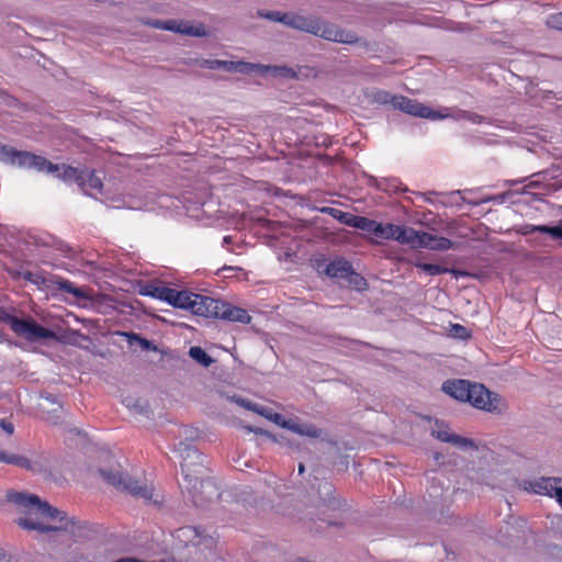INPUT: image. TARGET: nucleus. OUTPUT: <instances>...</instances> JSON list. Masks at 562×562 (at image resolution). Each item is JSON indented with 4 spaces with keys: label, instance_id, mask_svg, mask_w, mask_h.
<instances>
[{
    "label": "nucleus",
    "instance_id": "obj_54",
    "mask_svg": "<svg viewBox=\"0 0 562 562\" xmlns=\"http://www.w3.org/2000/svg\"><path fill=\"white\" fill-rule=\"evenodd\" d=\"M165 23H166V21L155 20V21L148 22V25H150L155 29L165 30V26H164Z\"/></svg>",
    "mask_w": 562,
    "mask_h": 562
},
{
    "label": "nucleus",
    "instance_id": "obj_52",
    "mask_svg": "<svg viewBox=\"0 0 562 562\" xmlns=\"http://www.w3.org/2000/svg\"><path fill=\"white\" fill-rule=\"evenodd\" d=\"M284 15H288V13H282L280 11H271L266 14V18H268L271 21H277V22L282 23V20H284L283 19Z\"/></svg>",
    "mask_w": 562,
    "mask_h": 562
},
{
    "label": "nucleus",
    "instance_id": "obj_2",
    "mask_svg": "<svg viewBox=\"0 0 562 562\" xmlns=\"http://www.w3.org/2000/svg\"><path fill=\"white\" fill-rule=\"evenodd\" d=\"M283 19L282 23L284 25L313 34L326 41L342 44H357L360 42V38L353 32L340 29L336 24L317 16L288 13Z\"/></svg>",
    "mask_w": 562,
    "mask_h": 562
},
{
    "label": "nucleus",
    "instance_id": "obj_8",
    "mask_svg": "<svg viewBox=\"0 0 562 562\" xmlns=\"http://www.w3.org/2000/svg\"><path fill=\"white\" fill-rule=\"evenodd\" d=\"M391 104L393 105L394 109L401 110L402 112L413 116L426 117L431 120L442 117V115H440L438 112L432 111L423 103L404 95L392 97Z\"/></svg>",
    "mask_w": 562,
    "mask_h": 562
},
{
    "label": "nucleus",
    "instance_id": "obj_6",
    "mask_svg": "<svg viewBox=\"0 0 562 562\" xmlns=\"http://www.w3.org/2000/svg\"><path fill=\"white\" fill-rule=\"evenodd\" d=\"M99 474L109 484L119 490L128 492L131 495L150 501L153 497V490L147 485H142L137 480H134L128 474L112 470H99Z\"/></svg>",
    "mask_w": 562,
    "mask_h": 562
},
{
    "label": "nucleus",
    "instance_id": "obj_37",
    "mask_svg": "<svg viewBox=\"0 0 562 562\" xmlns=\"http://www.w3.org/2000/svg\"><path fill=\"white\" fill-rule=\"evenodd\" d=\"M526 94L529 95L530 99H538L540 94L542 99H549L553 92L549 90H537L533 82H529L526 87Z\"/></svg>",
    "mask_w": 562,
    "mask_h": 562
},
{
    "label": "nucleus",
    "instance_id": "obj_62",
    "mask_svg": "<svg viewBox=\"0 0 562 562\" xmlns=\"http://www.w3.org/2000/svg\"><path fill=\"white\" fill-rule=\"evenodd\" d=\"M559 498H561L560 499V505L562 506V491H560V493H559Z\"/></svg>",
    "mask_w": 562,
    "mask_h": 562
},
{
    "label": "nucleus",
    "instance_id": "obj_14",
    "mask_svg": "<svg viewBox=\"0 0 562 562\" xmlns=\"http://www.w3.org/2000/svg\"><path fill=\"white\" fill-rule=\"evenodd\" d=\"M471 383L468 380H448L442 384V391L460 402H467Z\"/></svg>",
    "mask_w": 562,
    "mask_h": 562
},
{
    "label": "nucleus",
    "instance_id": "obj_29",
    "mask_svg": "<svg viewBox=\"0 0 562 562\" xmlns=\"http://www.w3.org/2000/svg\"><path fill=\"white\" fill-rule=\"evenodd\" d=\"M54 284L57 285L58 290L70 293L77 299H85L87 295L83 293V291L79 288H76L70 281L65 280L63 278H55L54 280H50Z\"/></svg>",
    "mask_w": 562,
    "mask_h": 562
},
{
    "label": "nucleus",
    "instance_id": "obj_9",
    "mask_svg": "<svg viewBox=\"0 0 562 562\" xmlns=\"http://www.w3.org/2000/svg\"><path fill=\"white\" fill-rule=\"evenodd\" d=\"M193 484H188V488L192 493V501L195 506L206 507L207 505L216 502L221 493L211 480H203L202 476L199 477V482L196 483V487H193Z\"/></svg>",
    "mask_w": 562,
    "mask_h": 562
},
{
    "label": "nucleus",
    "instance_id": "obj_50",
    "mask_svg": "<svg viewBox=\"0 0 562 562\" xmlns=\"http://www.w3.org/2000/svg\"><path fill=\"white\" fill-rule=\"evenodd\" d=\"M371 234L378 238H384V225L375 221Z\"/></svg>",
    "mask_w": 562,
    "mask_h": 562
},
{
    "label": "nucleus",
    "instance_id": "obj_57",
    "mask_svg": "<svg viewBox=\"0 0 562 562\" xmlns=\"http://www.w3.org/2000/svg\"><path fill=\"white\" fill-rule=\"evenodd\" d=\"M7 147H8L7 145H2V144H0V160H1V161L3 160V157H4V155L7 154V151H5V150H7Z\"/></svg>",
    "mask_w": 562,
    "mask_h": 562
},
{
    "label": "nucleus",
    "instance_id": "obj_51",
    "mask_svg": "<svg viewBox=\"0 0 562 562\" xmlns=\"http://www.w3.org/2000/svg\"><path fill=\"white\" fill-rule=\"evenodd\" d=\"M246 429L248 431L255 432L257 435H263V436L270 438L271 440L276 441V437L272 434H270L269 431H267V430H263L261 428H256V427H252V426H247Z\"/></svg>",
    "mask_w": 562,
    "mask_h": 562
},
{
    "label": "nucleus",
    "instance_id": "obj_34",
    "mask_svg": "<svg viewBox=\"0 0 562 562\" xmlns=\"http://www.w3.org/2000/svg\"><path fill=\"white\" fill-rule=\"evenodd\" d=\"M374 223H375V221H373V220H370L364 216L356 215L355 218L352 220L351 227H355V228H358V229H361L363 232L371 234Z\"/></svg>",
    "mask_w": 562,
    "mask_h": 562
},
{
    "label": "nucleus",
    "instance_id": "obj_55",
    "mask_svg": "<svg viewBox=\"0 0 562 562\" xmlns=\"http://www.w3.org/2000/svg\"><path fill=\"white\" fill-rule=\"evenodd\" d=\"M114 562H144L137 558H133V557H126V558H121Z\"/></svg>",
    "mask_w": 562,
    "mask_h": 562
},
{
    "label": "nucleus",
    "instance_id": "obj_43",
    "mask_svg": "<svg viewBox=\"0 0 562 562\" xmlns=\"http://www.w3.org/2000/svg\"><path fill=\"white\" fill-rule=\"evenodd\" d=\"M451 335L453 337H458V338H461V339H465V338H468L470 336L469 330L464 326L459 325V324L452 325V327H451Z\"/></svg>",
    "mask_w": 562,
    "mask_h": 562
},
{
    "label": "nucleus",
    "instance_id": "obj_58",
    "mask_svg": "<svg viewBox=\"0 0 562 562\" xmlns=\"http://www.w3.org/2000/svg\"><path fill=\"white\" fill-rule=\"evenodd\" d=\"M297 470H299V473H300V474H303V473H304V471H305V467H304V464H303V463H300V464H299V469H297Z\"/></svg>",
    "mask_w": 562,
    "mask_h": 562
},
{
    "label": "nucleus",
    "instance_id": "obj_60",
    "mask_svg": "<svg viewBox=\"0 0 562 562\" xmlns=\"http://www.w3.org/2000/svg\"><path fill=\"white\" fill-rule=\"evenodd\" d=\"M434 458H435V460L439 461V459L441 458V454L439 452H436L434 454Z\"/></svg>",
    "mask_w": 562,
    "mask_h": 562
},
{
    "label": "nucleus",
    "instance_id": "obj_47",
    "mask_svg": "<svg viewBox=\"0 0 562 562\" xmlns=\"http://www.w3.org/2000/svg\"><path fill=\"white\" fill-rule=\"evenodd\" d=\"M393 95H391L389 92L386 91H381V92H378L376 95H375V101L381 103V104H386V103H391V99H392Z\"/></svg>",
    "mask_w": 562,
    "mask_h": 562
},
{
    "label": "nucleus",
    "instance_id": "obj_40",
    "mask_svg": "<svg viewBox=\"0 0 562 562\" xmlns=\"http://www.w3.org/2000/svg\"><path fill=\"white\" fill-rule=\"evenodd\" d=\"M402 225L385 224L384 225V239H394L397 241L396 235L401 232Z\"/></svg>",
    "mask_w": 562,
    "mask_h": 562
},
{
    "label": "nucleus",
    "instance_id": "obj_48",
    "mask_svg": "<svg viewBox=\"0 0 562 562\" xmlns=\"http://www.w3.org/2000/svg\"><path fill=\"white\" fill-rule=\"evenodd\" d=\"M45 403L56 405L58 408H61V404L58 402L57 397L50 393H44L41 396Z\"/></svg>",
    "mask_w": 562,
    "mask_h": 562
},
{
    "label": "nucleus",
    "instance_id": "obj_61",
    "mask_svg": "<svg viewBox=\"0 0 562 562\" xmlns=\"http://www.w3.org/2000/svg\"><path fill=\"white\" fill-rule=\"evenodd\" d=\"M5 557V552L2 548H0V559Z\"/></svg>",
    "mask_w": 562,
    "mask_h": 562
},
{
    "label": "nucleus",
    "instance_id": "obj_56",
    "mask_svg": "<svg viewBox=\"0 0 562 562\" xmlns=\"http://www.w3.org/2000/svg\"><path fill=\"white\" fill-rule=\"evenodd\" d=\"M321 211L323 213L329 214V215H331L334 217L336 209H334V207H323Z\"/></svg>",
    "mask_w": 562,
    "mask_h": 562
},
{
    "label": "nucleus",
    "instance_id": "obj_30",
    "mask_svg": "<svg viewBox=\"0 0 562 562\" xmlns=\"http://www.w3.org/2000/svg\"><path fill=\"white\" fill-rule=\"evenodd\" d=\"M189 356L199 364H201L204 368H209L212 363L215 362V360L206 353V351L199 347L193 346L189 349Z\"/></svg>",
    "mask_w": 562,
    "mask_h": 562
},
{
    "label": "nucleus",
    "instance_id": "obj_10",
    "mask_svg": "<svg viewBox=\"0 0 562 562\" xmlns=\"http://www.w3.org/2000/svg\"><path fill=\"white\" fill-rule=\"evenodd\" d=\"M430 435L442 442L450 443L461 449L474 447V442L471 439L450 432L449 427L438 419L435 420V428H431Z\"/></svg>",
    "mask_w": 562,
    "mask_h": 562
},
{
    "label": "nucleus",
    "instance_id": "obj_4",
    "mask_svg": "<svg viewBox=\"0 0 562 562\" xmlns=\"http://www.w3.org/2000/svg\"><path fill=\"white\" fill-rule=\"evenodd\" d=\"M175 451L181 458L180 465L186 482L188 484L194 482L193 487L195 488L199 477L203 476L205 471V457L191 442L186 441H180Z\"/></svg>",
    "mask_w": 562,
    "mask_h": 562
},
{
    "label": "nucleus",
    "instance_id": "obj_15",
    "mask_svg": "<svg viewBox=\"0 0 562 562\" xmlns=\"http://www.w3.org/2000/svg\"><path fill=\"white\" fill-rule=\"evenodd\" d=\"M198 293H193L190 291H177L171 289V295L168 300V303L175 307L190 311L191 313L194 310V304Z\"/></svg>",
    "mask_w": 562,
    "mask_h": 562
},
{
    "label": "nucleus",
    "instance_id": "obj_12",
    "mask_svg": "<svg viewBox=\"0 0 562 562\" xmlns=\"http://www.w3.org/2000/svg\"><path fill=\"white\" fill-rule=\"evenodd\" d=\"M562 479L560 477H540L531 483L535 493L554 496L560 504L559 493L562 491Z\"/></svg>",
    "mask_w": 562,
    "mask_h": 562
},
{
    "label": "nucleus",
    "instance_id": "obj_28",
    "mask_svg": "<svg viewBox=\"0 0 562 562\" xmlns=\"http://www.w3.org/2000/svg\"><path fill=\"white\" fill-rule=\"evenodd\" d=\"M267 68L276 77L301 79V77L303 76L302 67H300L297 70H295L291 67H288V66H269Z\"/></svg>",
    "mask_w": 562,
    "mask_h": 562
},
{
    "label": "nucleus",
    "instance_id": "obj_7",
    "mask_svg": "<svg viewBox=\"0 0 562 562\" xmlns=\"http://www.w3.org/2000/svg\"><path fill=\"white\" fill-rule=\"evenodd\" d=\"M7 154L3 157V162L11 164L21 168L35 169L37 171H54L56 167L53 162L43 156H38L25 150H18L13 147H7Z\"/></svg>",
    "mask_w": 562,
    "mask_h": 562
},
{
    "label": "nucleus",
    "instance_id": "obj_41",
    "mask_svg": "<svg viewBox=\"0 0 562 562\" xmlns=\"http://www.w3.org/2000/svg\"><path fill=\"white\" fill-rule=\"evenodd\" d=\"M103 188L102 180L95 175L94 170L89 169L88 175V189H95L101 191Z\"/></svg>",
    "mask_w": 562,
    "mask_h": 562
},
{
    "label": "nucleus",
    "instance_id": "obj_49",
    "mask_svg": "<svg viewBox=\"0 0 562 562\" xmlns=\"http://www.w3.org/2000/svg\"><path fill=\"white\" fill-rule=\"evenodd\" d=\"M183 440L186 442H190L191 440H194L198 437V430L193 428H184L183 429Z\"/></svg>",
    "mask_w": 562,
    "mask_h": 562
},
{
    "label": "nucleus",
    "instance_id": "obj_27",
    "mask_svg": "<svg viewBox=\"0 0 562 562\" xmlns=\"http://www.w3.org/2000/svg\"><path fill=\"white\" fill-rule=\"evenodd\" d=\"M173 537L183 546H188L193 543L200 537V532L195 527L184 526L177 529L173 533Z\"/></svg>",
    "mask_w": 562,
    "mask_h": 562
},
{
    "label": "nucleus",
    "instance_id": "obj_26",
    "mask_svg": "<svg viewBox=\"0 0 562 562\" xmlns=\"http://www.w3.org/2000/svg\"><path fill=\"white\" fill-rule=\"evenodd\" d=\"M53 166L56 167V170L47 172L55 175L58 179L65 182H74L77 178L78 171L80 170V168H76L66 164H53Z\"/></svg>",
    "mask_w": 562,
    "mask_h": 562
},
{
    "label": "nucleus",
    "instance_id": "obj_3",
    "mask_svg": "<svg viewBox=\"0 0 562 562\" xmlns=\"http://www.w3.org/2000/svg\"><path fill=\"white\" fill-rule=\"evenodd\" d=\"M0 321L8 324L12 331L29 341H40L44 339H56V334L40 325L34 318H18L14 315L0 311Z\"/></svg>",
    "mask_w": 562,
    "mask_h": 562
},
{
    "label": "nucleus",
    "instance_id": "obj_20",
    "mask_svg": "<svg viewBox=\"0 0 562 562\" xmlns=\"http://www.w3.org/2000/svg\"><path fill=\"white\" fill-rule=\"evenodd\" d=\"M351 269L347 260L339 258L327 265L325 273L330 278L346 280Z\"/></svg>",
    "mask_w": 562,
    "mask_h": 562
},
{
    "label": "nucleus",
    "instance_id": "obj_53",
    "mask_svg": "<svg viewBox=\"0 0 562 562\" xmlns=\"http://www.w3.org/2000/svg\"><path fill=\"white\" fill-rule=\"evenodd\" d=\"M0 427L9 435L13 434L14 426L11 422H8L7 419L0 420Z\"/></svg>",
    "mask_w": 562,
    "mask_h": 562
},
{
    "label": "nucleus",
    "instance_id": "obj_13",
    "mask_svg": "<svg viewBox=\"0 0 562 562\" xmlns=\"http://www.w3.org/2000/svg\"><path fill=\"white\" fill-rule=\"evenodd\" d=\"M164 26L167 31H172L188 36L203 37L207 34L205 26L201 23L198 25H190L184 21L167 20Z\"/></svg>",
    "mask_w": 562,
    "mask_h": 562
},
{
    "label": "nucleus",
    "instance_id": "obj_36",
    "mask_svg": "<svg viewBox=\"0 0 562 562\" xmlns=\"http://www.w3.org/2000/svg\"><path fill=\"white\" fill-rule=\"evenodd\" d=\"M417 268L422 269L424 272H426L429 276H438L447 271L446 268L435 265V263H425L420 262L416 265Z\"/></svg>",
    "mask_w": 562,
    "mask_h": 562
},
{
    "label": "nucleus",
    "instance_id": "obj_33",
    "mask_svg": "<svg viewBox=\"0 0 562 562\" xmlns=\"http://www.w3.org/2000/svg\"><path fill=\"white\" fill-rule=\"evenodd\" d=\"M257 413L269 420L273 422L278 426L282 427V424H286L288 419H285L281 414L273 413L271 408L266 406H259Z\"/></svg>",
    "mask_w": 562,
    "mask_h": 562
},
{
    "label": "nucleus",
    "instance_id": "obj_42",
    "mask_svg": "<svg viewBox=\"0 0 562 562\" xmlns=\"http://www.w3.org/2000/svg\"><path fill=\"white\" fill-rule=\"evenodd\" d=\"M356 215L351 213L344 212L341 210L336 209L334 218L338 220L340 223H344L348 226H351L352 220Z\"/></svg>",
    "mask_w": 562,
    "mask_h": 562
},
{
    "label": "nucleus",
    "instance_id": "obj_46",
    "mask_svg": "<svg viewBox=\"0 0 562 562\" xmlns=\"http://www.w3.org/2000/svg\"><path fill=\"white\" fill-rule=\"evenodd\" d=\"M237 403H238L240 406H243V407H245V408H247V409H249V411L256 412V413H257V411H258V408H259V406H260L259 404H257V403H251L250 401L245 400V398H239V400H237Z\"/></svg>",
    "mask_w": 562,
    "mask_h": 562
},
{
    "label": "nucleus",
    "instance_id": "obj_44",
    "mask_svg": "<svg viewBox=\"0 0 562 562\" xmlns=\"http://www.w3.org/2000/svg\"><path fill=\"white\" fill-rule=\"evenodd\" d=\"M547 23L550 27L562 30V12L550 15Z\"/></svg>",
    "mask_w": 562,
    "mask_h": 562
},
{
    "label": "nucleus",
    "instance_id": "obj_1",
    "mask_svg": "<svg viewBox=\"0 0 562 562\" xmlns=\"http://www.w3.org/2000/svg\"><path fill=\"white\" fill-rule=\"evenodd\" d=\"M5 499L23 515L15 522L24 530L40 533L66 531L75 535L77 529L83 528V521L68 517L67 513L53 507L35 494L8 491Z\"/></svg>",
    "mask_w": 562,
    "mask_h": 562
},
{
    "label": "nucleus",
    "instance_id": "obj_39",
    "mask_svg": "<svg viewBox=\"0 0 562 562\" xmlns=\"http://www.w3.org/2000/svg\"><path fill=\"white\" fill-rule=\"evenodd\" d=\"M88 175H89L88 168L80 169L77 173V178L74 181L85 192L88 189Z\"/></svg>",
    "mask_w": 562,
    "mask_h": 562
},
{
    "label": "nucleus",
    "instance_id": "obj_24",
    "mask_svg": "<svg viewBox=\"0 0 562 562\" xmlns=\"http://www.w3.org/2000/svg\"><path fill=\"white\" fill-rule=\"evenodd\" d=\"M0 462L7 464H13L22 469L35 470V464L32 463L31 460L23 456L8 453L3 450H0Z\"/></svg>",
    "mask_w": 562,
    "mask_h": 562
},
{
    "label": "nucleus",
    "instance_id": "obj_31",
    "mask_svg": "<svg viewBox=\"0 0 562 562\" xmlns=\"http://www.w3.org/2000/svg\"><path fill=\"white\" fill-rule=\"evenodd\" d=\"M124 335L127 337V341L130 345L137 342L143 350H151V351L158 350L157 346H155L151 341H149L146 338L140 337L137 334L130 333V334H124Z\"/></svg>",
    "mask_w": 562,
    "mask_h": 562
},
{
    "label": "nucleus",
    "instance_id": "obj_25",
    "mask_svg": "<svg viewBox=\"0 0 562 562\" xmlns=\"http://www.w3.org/2000/svg\"><path fill=\"white\" fill-rule=\"evenodd\" d=\"M543 233L549 234L553 239L562 238V220L559 222L557 226H548V225H526L524 227V234L531 233Z\"/></svg>",
    "mask_w": 562,
    "mask_h": 562
},
{
    "label": "nucleus",
    "instance_id": "obj_63",
    "mask_svg": "<svg viewBox=\"0 0 562 562\" xmlns=\"http://www.w3.org/2000/svg\"><path fill=\"white\" fill-rule=\"evenodd\" d=\"M224 270H232V267H224Z\"/></svg>",
    "mask_w": 562,
    "mask_h": 562
},
{
    "label": "nucleus",
    "instance_id": "obj_5",
    "mask_svg": "<svg viewBox=\"0 0 562 562\" xmlns=\"http://www.w3.org/2000/svg\"><path fill=\"white\" fill-rule=\"evenodd\" d=\"M469 402L473 407L501 415L508 408L507 402L497 393L490 391L481 383H471Z\"/></svg>",
    "mask_w": 562,
    "mask_h": 562
},
{
    "label": "nucleus",
    "instance_id": "obj_45",
    "mask_svg": "<svg viewBox=\"0 0 562 562\" xmlns=\"http://www.w3.org/2000/svg\"><path fill=\"white\" fill-rule=\"evenodd\" d=\"M133 408L142 415L148 416L150 413L149 405L146 402H143L140 400H136L133 404Z\"/></svg>",
    "mask_w": 562,
    "mask_h": 562
},
{
    "label": "nucleus",
    "instance_id": "obj_38",
    "mask_svg": "<svg viewBox=\"0 0 562 562\" xmlns=\"http://www.w3.org/2000/svg\"><path fill=\"white\" fill-rule=\"evenodd\" d=\"M218 60L220 59L195 58L191 61V64L201 68L218 69Z\"/></svg>",
    "mask_w": 562,
    "mask_h": 562
},
{
    "label": "nucleus",
    "instance_id": "obj_32",
    "mask_svg": "<svg viewBox=\"0 0 562 562\" xmlns=\"http://www.w3.org/2000/svg\"><path fill=\"white\" fill-rule=\"evenodd\" d=\"M346 281L358 291H363L368 286L367 280L361 274L355 272L353 269L350 270Z\"/></svg>",
    "mask_w": 562,
    "mask_h": 562
},
{
    "label": "nucleus",
    "instance_id": "obj_18",
    "mask_svg": "<svg viewBox=\"0 0 562 562\" xmlns=\"http://www.w3.org/2000/svg\"><path fill=\"white\" fill-rule=\"evenodd\" d=\"M282 428L310 438H319L323 434L321 428L308 423H302L299 419H288L286 424H282Z\"/></svg>",
    "mask_w": 562,
    "mask_h": 562
},
{
    "label": "nucleus",
    "instance_id": "obj_59",
    "mask_svg": "<svg viewBox=\"0 0 562 562\" xmlns=\"http://www.w3.org/2000/svg\"><path fill=\"white\" fill-rule=\"evenodd\" d=\"M223 241H224V244H231L232 243V237L231 236H225Z\"/></svg>",
    "mask_w": 562,
    "mask_h": 562
},
{
    "label": "nucleus",
    "instance_id": "obj_17",
    "mask_svg": "<svg viewBox=\"0 0 562 562\" xmlns=\"http://www.w3.org/2000/svg\"><path fill=\"white\" fill-rule=\"evenodd\" d=\"M221 313L220 317L224 321L229 322H239L243 324H248L251 321V316L248 314V312L241 307L233 306L232 304L224 302L221 304Z\"/></svg>",
    "mask_w": 562,
    "mask_h": 562
},
{
    "label": "nucleus",
    "instance_id": "obj_35",
    "mask_svg": "<svg viewBox=\"0 0 562 562\" xmlns=\"http://www.w3.org/2000/svg\"><path fill=\"white\" fill-rule=\"evenodd\" d=\"M19 276L23 280L30 281L38 286L46 285V282H47V279L45 277H43L40 273L32 272V271H22V272H19Z\"/></svg>",
    "mask_w": 562,
    "mask_h": 562
},
{
    "label": "nucleus",
    "instance_id": "obj_16",
    "mask_svg": "<svg viewBox=\"0 0 562 562\" xmlns=\"http://www.w3.org/2000/svg\"><path fill=\"white\" fill-rule=\"evenodd\" d=\"M318 495L322 504L330 510H338L342 507L344 502L335 496L334 486L328 482L318 484Z\"/></svg>",
    "mask_w": 562,
    "mask_h": 562
},
{
    "label": "nucleus",
    "instance_id": "obj_11",
    "mask_svg": "<svg viewBox=\"0 0 562 562\" xmlns=\"http://www.w3.org/2000/svg\"><path fill=\"white\" fill-rule=\"evenodd\" d=\"M192 314L218 318L222 311L221 304L223 301L216 300L206 295L198 294Z\"/></svg>",
    "mask_w": 562,
    "mask_h": 562
},
{
    "label": "nucleus",
    "instance_id": "obj_23",
    "mask_svg": "<svg viewBox=\"0 0 562 562\" xmlns=\"http://www.w3.org/2000/svg\"><path fill=\"white\" fill-rule=\"evenodd\" d=\"M218 69H223L229 72L248 74L258 67L256 64L246 61H233V60H218Z\"/></svg>",
    "mask_w": 562,
    "mask_h": 562
},
{
    "label": "nucleus",
    "instance_id": "obj_21",
    "mask_svg": "<svg viewBox=\"0 0 562 562\" xmlns=\"http://www.w3.org/2000/svg\"><path fill=\"white\" fill-rule=\"evenodd\" d=\"M397 241L404 245H409L412 248H420L422 232L412 227L402 226L401 232L396 235Z\"/></svg>",
    "mask_w": 562,
    "mask_h": 562
},
{
    "label": "nucleus",
    "instance_id": "obj_22",
    "mask_svg": "<svg viewBox=\"0 0 562 562\" xmlns=\"http://www.w3.org/2000/svg\"><path fill=\"white\" fill-rule=\"evenodd\" d=\"M140 294L159 299L168 303L171 295V288L156 283H148L142 288Z\"/></svg>",
    "mask_w": 562,
    "mask_h": 562
},
{
    "label": "nucleus",
    "instance_id": "obj_19",
    "mask_svg": "<svg viewBox=\"0 0 562 562\" xmlns=\"http://www.w3.org/2000/svg\"><path fill=\"white\" fill-rule=\"evenodd\" d=\"M420 248H427L436 251H445L453 247V243L446 237H439L426 232H422Z\"/></svg>",
    "mask_w": 562,
    "mask_h": 562
}]
</instances>
